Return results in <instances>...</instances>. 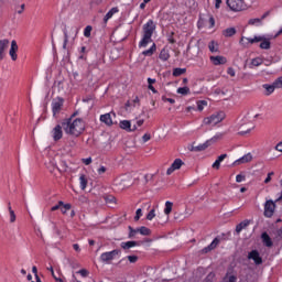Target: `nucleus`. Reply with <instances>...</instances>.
Returning a JSON list of instances; mask_svg holds the SVG:
<instances>
[{
  "mask_svg": "<svg viewBox=\"0 0 282 282\" xmlns=\"http://www.w3.org/2000/svg\"><path fill=\"white\" fill-rule=\"evenodd\" d=\"M272 175H274V172L268 174L267 178L264 180V184H270V182H272Z\"/></svg>",
  "mask_w": 282,
  "mask_h": 282,
  "instance_id": "49",
  "label": "nucleus"
},
{
  "mask_svg": "<svg viewBox=\"0 0 282 282\" xmlns=\"http://www.w3.org/2000/svg\"><path fill=\"white\" fill-rule=\"evenodd\" d=\"M10 215V223L14 224L17 221V214H14V210L9 212Z\"/></svg>",
  "mask_w": 282,
  "mask_h": 282,
  "instance_id": "42",
  "label": "nucleus"
},
{
  "mask_svg": "<svg viewBox=\"0 0 282 282\" xmlns=\"http://www.w3.org/2000/svg\"><path fill=\"white\" fill-rule=\"evenodd\" d=\"M79 184H80L82 191H85V188H87V177L85 176V174H82L79 176Z\"/></svg>",
  "mask_w": 282,
  "mask_h": 282,
  "instance_id": "28",
  "label": "nucleus"
},
{
  "mask_svg": "<svg viewBox=\"0 0 282 282\" xmlns=\"http://www.w3.org/2000/svg\"><path fill=\"white\" fill-rule=\"evenodd\" d=\"M275 151H279L280 153H282V141L279 142V143L275 145Z\"/></svg>",
  "mask_w": 282,
  "mask_h": 282,
  "instance_id": "57",
  "label": "nucleus"
},
{
  "mask_svg": "<svg viewBox=\"0 0 282 282\" xmlns=\"http://www.w3.org/2000/svg\"><path fill=\"white\" fill-rule=\"evenodd\" d=\"M153 32H155V22H153V20H149L143 25V37L139 42V47H147L149 43H153V40L151 39V36H153Z\"/></svg>",
  "mask_w": 282,
  "mask_h": 282,
  "instance_id": "2",
  "label": "nucleus"
},
{
  "mask_svg": "<svg viewBox=\"0 0 282 282\" xmlns=\"http://www.w3.org/2000/svg\"><path fill=\"white\" fill-rule=\"evenodd\" d=\"M118 12H120V9H118V7H113L111 10H109L107 12V14L104 18V22L107 23V21H109V19H112L113 14H118Z\"/></svg>",
  "mask_w": 282,
  "mask_h": 282,
  "instance_id": "20",
  "label": "nucleus"
},
{
  "mask_svg": "<svg viewBox=\"0 0 282 282\" xmlns=\"http://www.w3.org/2000/svg\"><path fill=\"white\" fill-rule=\"evenodd\" d=\"M224 135H226V132H218V133L214 137V140H221V138H224Z\"/></svg>",
  "mask_w": 282,
  "mask_h": 282,
  "instance_id": "52",
  "label": "nucleus"
},
{
  "mask_svg": "<svg viewBox=\"0 0 282 282\" xmlns=\"http://www.w3.org/2000/svg\"><path fill=\"white\" fill-rule=\"evenodd\" d=\"M208 23H209V28H215V18L209 17Z\"/></svg>",
  "mask_w": 282,
  "mask_h": 282,
  "instance_id": "55",
  "label": "nucleus"
},
{
  "mask_svg": "<svg viewBox=\"0 0 282 282\" xmlns=\"http://www.w3.org/2000/svg\"><path fill=\"white\" fill-rule=\"evenodd\" d=\"M237 34V30L235 28H228L223 31V36H226L227 39L230 36H235Z\"/></svg>",
  "mask_w": 282,
  "mask_h": 282,
  "instance_id": "23",
  "label": "nucleus"
},
{
  "mask_svg": "<svg viewBox=\"0 0 282 282\" xmlns=\"http://www.w3.org/2000/svg\"><path fill=\"white\" fill-rule=\"evenodd\" d=\"M155 50H158V46L153 43L152 46L149 50L143 51L142 54L143 56H153V54H155Z\"/></svg>",
  "mask_w": 282,
  "mask_h": 282,
  "instance_id": "27",
  "label": "nucleus"
},
{
  "mask_svg": "<svg viewBox=\"0 0 282 282\" xmlns=\"http://www.w3.org/2000/svg\"><path fill=\"white\" fill-rule=\"evenodd\" d=\"M225 282H237V276L229 274V275L225 276Z\"/></svg>",
  "mask_w": 282,
  "mask_h": 282,
  "instance_id": "38",
  "label": "nucleus"
},
{
  "mask_svg": "<svg viewBox=\"0 0 282 282\" xmlns=\"http://www.w3.org/2000/svg\"><path fill=\"white\" fill-rule=\"evenodd\" d=\"M227 6L232 12H242V10H246V2L243 0H227Z\"/></svg>",
  "mask_w": 282,
  "mask_h": 282,
  "instance_id": "5",
  "label": "nucleus"
},
{
  "mask_svg": "<svg viewBox=\"0 0 282 282\" xmlns=\"http://www.w3.org/2000/svg\"><path fill=\"white\" fill-rule=\"evenodd\" d=\"M155 217V209H152L149 212V214L147 215V219L149 221H152V219Z\"/></svg>",
  "mask_w": 282,
  "mask_h": 282,
  "instance_id": "41",
  "label": "nucleus"
},
{
  "mask_svg": "<svg viewBox=\"0 0 282 282\" xmlns=\"http://www.w3.org/2000/svg\"><path fill=\"white\" fill-rule=\"evenodd\" d=\"M204 107H208V101H206V100L197 101V109H198V111H204Z\"/></svg>",
  "mask_w": 282,
  "mask_h": 282,
  "instance_id": "32",
  "label": "nucleus"
},
{
  "mask_svg": "<svg viewBox=\"0 0 282 282\" xmlns=\"http://www.w3.org/2000/svg\"><path fill=\"white\" fill-rule=\"evenodd\" d=\"M127 259L131 263H137L138 262V256H128Z\"/></svg>",
  "mask_w": 282,
  "mask_h": 282,
  "instance_id": "45",
  "label": "nucleus"
},
{
  "mask_svg": "<svg viewBox=\"0 0 282 282\" xmlns=\"http://www.w3.org/2000/svg\"><path fill=\"white\" fill-rule=\"evenodd\" d=\"M257 24H261V19L257 18V19L249 20V25H257Z\"/></svg>",
  "mask_w": 282,
  "mask_h": 282,
  "instance_id": "43",
  "label": "nucleus"
},
{
  "mask_svg": "<svg viewBox=\"0 0 282 282\" xmlns=\"http://www.w3.org/2000/svg\"><path fill=\"white\" fill-rule=\"evenodd\" d=\"M185 72H186V68H174L172 74L173 76L177 77V76L184 75Z\"/></svg>",
  "mask_w": 282,
  "mask_h": 282,
  "instance_id": "33",
  "label": "nucleus"
},
{
  "mask_svg": "<svg viewBox=\"0 0 282 282\" xmlns=\"http://www.w3.org/2000/svg\"><path fill=\"white\" fill-rule=\"evenodd\" d=\"M248 162H252V154L247 153L242 158L236 160L234 162L235 166H239V164H248Z\"/></svg>",
  "mask_w": 282,
  "mask_h": 282,
  "instance_id": "14",
  "label": "nucleus"
},
{
  "mask_svg": "<svg viewBox=\"0 0 282 282\" xmlns=\"http://www.w3.org/2000/svg\"><path fill=\"white\" fill-rule=\"evenodd\" d=\"M236 182L239 184L241 182H246V176L241 175V174H238L236 176Z\"/></svg>",
  "mask_w": 282,
  "mask_h": 282,
  "instance_id": "46",
  "label": "nucleus"
},
{
  "mask_svg": "<svg viewBox=\"0 0 282 282\" xmlns=\"http://www.w3.org/2000/svg\"><path fill=\"white\" fill-rule=\"evenodd\" d=\"M83 164H85L86 166H89V164H91L93 160L91 158H87V159H82Z\"/></svg>",
  "mask_w": 282,
  "mask_h": 282,
  "instance_id": "50",
  "label": "nucleus"
},
{
  "mask_svg": "<svg viewBox=\"0 0 282 282\" xmlns=\"http://www.w3.org/2000/svg\"><path fill=\"white\" fill-rule=\"evenodd\" d=\"M276 209V204L272 200H267L264 204V217H272L274 215V210Z\"/></svg>",
  "mask_w": 282,
  "mask_h": 282,
  "instance_id": "8",
  "label": "nucleus"
},
{
  "mask_svg": "<svg viewBox=\"0 0 282 282\" xmlns=\"http://www.w3.org/2000/svg\"><path fill=\"white\" fill-rule=\"evenodd\" d=\"M138 232H140V235H143V237H149L151 235V229H149L148 227H140L138 228Z\"/></svg>",
  "mask_w": 282,
  "mask_h": 282,
  "instance_id": "29",
  "label": "nucleus"
},
{
  "mask_svg": "<svg viewBox=\"0 0 282 282\" xmlns=\"http://www.w3.org/2000/svg\"><path fill=\"white\" fill-rule=\"evenodd\" d=\"M215 8L216 10H219V8H221V0H215Z\"/></svg>",
  "mask_w": 282,
  "mask_h": 282,
  "instance_id": "59",
  "label": "nucleus"
},
{
  "mask_svg": "<svg viewBox=\"0 0 282 282\" xmlns=\"http://www.w3.org/2000/svg\"><path fill=\"white\" fill-rule=\"evenodd\" d=\"M177 94H181V96H188L191 94V88L188 87H180L177 88Z\"/></svg>",
  "mask_w": 282,
  "mask_h": 282,
  "instance_id": "31",
  "label": "nucleus"
},
{
  "mask_svg": "<svg viewBox=\"0 0 282 282\" xmlns=\"http://www.w3.org/2000/svg\"><path fill=\"white\" fill-rule=\"evenodd\" d=\"M77 274H80L82 276H89V271H87V269H82L77 272Z\"/></svg>",
  "mask_w": 282,
  "mask_h": 282,
  "instance_id": "47",
  "label": "nucleus"
},
{
  "mask_svg": "<svg viewBox=\"0 0 282 282\" xmlns=\"http://www.w3.org/2000/svg\"><path fill=\"white\" fill-rule=\"evenodd\" d=\"M262 41H263V37H261V36L241 37L240 45H242V47H249L250 45H252L254 43H261Z\"/></svg>",
  "mask_w": 282,
  "mask_h": 282,
  "instance_id": "6",
  "label": "nucleus"
},
{
  "mask_svg": "<svg viewBox=\"0 0 282 282\" xmlns=\"http://www.w3.org/2000/svg\"><path fill=\"white\" fill-rule=\"evenodd\" d=\"M208 50H209V52L215 54V53L219 52V44L215 41H210L208 44Z\"/></svg>",
  "mask_w": 282,
  "mask_h": 282,
  "instance_id": "24",
  "label": "nucleus"
},
{
  "mask_svg": "<svg viewBox=\"0 0 282 282\" xmlns=\"http://www.w3.org/2000/svg\"><path fill=\"white\" fill-rule=\"evenodd\" d=\"M148 89H150V91H152V94H158V89H155V87H153V85H148Z\"/></svg>",
  "mask_w": 282,
  "mask_h": 282,
  "instance_id": "58",
  "label": "nucleus"
},
{
  "mask_svg": "<svg viewBox=\"0 0 282 282\" xmlns=\"http://www.w3.org/2000/svg\"><path fill=\"white\" fill-rule=\"evenodd\" d=\"M62 127L66 135H73V138H78L85 132V121L83 119H64L62 121Z\"/></svg>",
  "mask_w": 282,
  "mask_h": 282,
  "instance_id": "1",
  "label": "nucleus"
},
{
  "mask_svg": "<svg viewBox=\"0 0 282 282\" xmlns=\"http://www.w3.org/2000/svg\"><path fill=\"white\" fill-rule=\"evenodd\" d=\"M91 25H87L84 30V36H86V39H89V36H91Z\"/></svg>",
  "mask_w": 282,
  "mask_h": 282,
  "instance_id": "35",
  "label": "nucleus"
},
{
  "mask_svg": "<svg viewBox=\"0 0 282 282\" xmlns=\"http://www.w3.org/2000/svg\"><path fill=\"white\" fill-rule=\"evenodd\" d=\"M248 259H252L256 265H261L263 263V259H261V256H259V251L257 250L251 251L248 256Z\"/></svg>",
  "mask_w": 282,
  "mask_h": 282,
  "instance_id": "12",
  "label": "nucleus"
},
{
  "mask_svg": "<svg viewBox=\"0 0 282 282\" xmlns=\"http://www.w3.org/2000/svg\"><path fill=\"white\" fill-rule=\"evenodd\" d=\"M172 212H173V203L167 200L165 203L164 214L171 215Z\"/></svg>",
  "mask_w": 282,
  "mask_h": 282,
  "instance_id": "30",
  "label": "nucleus"
},
{
  "mask_svg": "<svg viewBox=\"0 0 282 282\" xmlns=\"http://www.w3.org/2000/svg\"><path fill=\"white\" fill-rule=\"evenodd\" d=\"M220 166H221V163H220L218 160H216V161L213 163V169L219 170Z\"/></svg>",
  "mask_w": 282,
  "mask_h": 282,
  "instance_id": "56",
  "label": "nucleus"
},
{
  "mask_svg": "<svg viewBox=\"0 0 282 282\" xmlns=\"http://www.w3.org/2000/svg\"><path fill=\"white\" fill-rule=\"evenodd\" d=\"M121 251L120 249H115L112 251H107L100 254V261L102 263H111L116 257L120 256Z\"/></svg>",
  "mask_w": 282,
  "mask_h": 282,
  "instance_id": "4",
  "label": "nucleus"
},
{
  "mask_svg": "<svg viewBox=\"0 0 282 282\" xmlns=\"http://www.w3.org/2000/svg\"><path fill=\"white\" fill-rule=\"evenodd\" d=\"M260 47L261 50H270V41H262Z\"/></svg>",
  "mask_w": 282,
  "mask_h": 282,
  "instance_id": "37",
  "label": "nucleus"
},
{
  "mask_svg": "<svg viewBox=\"0 0 282 282\" xmlns=\"http://www.w3.org/2000/svg\"><path fill=\"white\" fill-rule=\"evenodd\" d=\"M262 241L264 243V246H267V248H272V238H270V236L268 235V232H263L262 236Z\"/></svg>",
  "mask_w": 282,
  "mask_h": 282,
  "instance_id": "22",
  "label": "nucleus"
},
{
  "mask_svg": "<svg viewBox=\"0 0 282 282\" xmlns=\"http://www.w3.org/2000/svg\"><path fill=\"white\" fill-rule=\"evenodd\" d=\"M142 124H144V119L138 120L137 124H134V127H137V129H138V127H142Z\"/></svg>",
  "mask_w": 282,
  "mask_h": 282,
  "instance_id": "60",
  "label": "nucleus"
},
{
  "mask_svg": "<svg viewBox=\"0 0 282 282\" xmlns=\"http://www.w3.org/2000/svg\"><path fill=\"white\" fill-rule=\"evenodd\" d=\"M184 166V162L181 159H176L172 165L167 169L166 175H172L175 171H180Z\"/></svg>",
  "mask_w": 282,
  "mask_h": 282,
  "instance_id": "9",
  "label": "nucleus"
},
{
  "mask_svg": "<svg viewBox=\"0 0 282 282\" xmlns=\"http://www.w3.org/2000/svg\"><path fill=\"white\" fill-rule=\"evenodd\" d=\"M220 241L221 240H219V238H215L209 246L205 247L202 250L203 254H207V252L215 250V248H217L219 246Z\"/></svg>",
  "mask_w": 282,
  "mask_h": 282,
  "instance_id": "15",
  "label": "nucleus"
},
{
  "mask_svg": "<svg viewBox=\"0 0 282 282\" xmlns=\"http://www.w3.org/2000/svg\"><path fill=\"white\" fill-rule=\"evenodd\" d=\"M140 217H142V208L137 209L134 221H140Z\"/></svg>",
  "mask_w": 282,
  "mask_h": 282,
  "instance_id": "40",
  "label": "nucleus"
},
{
  "mask_svg": "<svg viewBox=\"0 0 282 282\" xmlns=\"http://www.w3.org/2000/svg\"><path fill=\"white\" fill-rule=\"evenodd\" d=\"M263 64V59L261 57H256L251 61V65H253V67H259V65Z\"/></svg>",
  "mask_w": 282,
  "mask_h": 282,
  "instance_id": "34",
  "label": "nucleus"
},
{
  "mask_svg": "<svg viewBox=\"0 0 282 282\" xmlns=\"http://www.w3.org/2000/svg\"><path fill=\"white\" fill-rule=\"evenodd\" d=\"M135 246H140V243H138V241L121 242V248L123 250H131V248H135Z\"/></svg>",
  "mask_w": 282,
  "mask_h": 282,
  "instance_id": "21",
  "label": "nucleus"
},
{
  "mask_svg": "<svg viewBox=\"0 0 282 282\" xmlns=\"http://www.w3.org/2000/svg\"><path fill=\"white\" fill-rule=\"evenodd\" d=\"M119 127H120V129H123V131H128V132L135 131L138 129L137 126H133L131 128V121H129V120L120 121Z\"/></svg>",
  "mask_w": 282,
  "mask_h": 282,
  "instance_id": "11",
  "label": "nucleus"
},
{
  "mask_svg": "<svg viewBox=\"0 0 282 282\" xmlns=\"http://www.w3.org/2000/svg\"><path fill=\"white\" fill-rule=\"evenodd\" d=\"M10 47V41L9 40H0V61L2 58H6V50Z\"/></svg>",
  "mask_w": 282,
  "mask_h": 282,
  "instance_id": "13",
  "label": "nucleus"
},
{
  "mask_svg": "<svg viewBox=\"0 0 282 282\" xmlns=\"http://www.w3.org/2000/svg\"><path fill=\"white\" fill-rule=\"evenodd\" d=\"M51 135L54 142H58V140H63V123L56 124L51 131Z\"/></svg>",
  "mask_w": 282,
  "mask_h": 282,
  "instance_id": "7",
  "label": "nucleus"
},
{
  "mask_svg": "<svg viewBox=\"0 0 282 282\" xmlns=\"http://www.w3.org/2000/svg\"><path fill=\"white\" fill-rule=\"evenodd\" d=\"M149 140H151V134H150V133L143 134L142 141H143V142H149Z\"/></svg>",
  "mask_w": 282,
  "mask_h": 282,
  "instance_id": "54",
  "label": "nucleus"
},
{
  "mask_svg": "<svg viewBox=\"0 0 282 282\" xmlns=\"http://www.w3.org/2000/svg\"><path fill=\"white\" fill-rule=\"evenodd\" d=\"M61 109H63V99H57L53 102L52 106L53 116H56V113H61Z\"/></svg>",
  "mask_w": 282,
  "mask_h": 282,
  "instance_id": "17",
  "label": "nucleus"
},
{
  "mask_svg": "<svg viewBox=\"0 0 282 282\" xmlns=\"http://www.w3.org/2000/svg\"><path fill=\"white\" fill-rule=\"evenodd\" d=\"M226 120V112L218 111L214 112L212 116L203 119V124L215 127L219 124V122H224Z\"/></svg>",
  "mask_w": 282,
  "mask_h": 282,
  "instance_id": "3",
  "label": "nucleus"
},
{
  "mask_svg": "<svg viewBox=\"0 0 282 282\" xmlns=\"http://www.w3.org/2000/svg\"><path fill=\"white\" fill-rule=\"evenodd\" d=\"M18 52H19V45L13 40L11 42V47H10V51H9V55L11 57V61H17V58H19V55H17Z\"/></svg>",
  "mask_w": 282,
  "mask_h": 282,
  "instance_id": "10",
  "label": "nucleus"
},
{
  "mask_svg": "<svg viewBox=\"0 0 282 282\" xmlns=\"http://www.w3.org/2000/svg\"><path fill=\"white\" fill-rule=\"evenodd\" d=\"M73 248L76 252H80V246L78 243L73 245Z\"/></svg>",
  "mask_w": 282,
  "mask_h": 282,
  "instance_id": "62",
  "label": "nucleus"
},
{
  "mask_svg": "<svg viewBox=\"0 0 282 282\" xmlns=\"http://www.w3.org/2000/svg\"><path fill=\"white\" fill-rule=\"evenodd\" d=\"M61 206H63V202L62 200H59L57 205H55V206H53L51 208L52 213H54V210H58V208H61Z\"/></svg>",
  "mask_w": 282,
  "mask_h": 282,
  "instance_id": "51",
  "label": "nucleus"
},
{
  "mask_svg": "<svg viewBox=\"0 0 282 282\" xmlns=\"http://www.w3.org/2000/svg\"><path fill=\"white\" fill-rule=\"evenodd\" d=\"M227 74H228L229 76H231V78H235V76H236L235 68L229 67V68L227 69Z\"/></svg>",
  "mask_w": 282,
  "mask_h": 282,
  "instance_id": "48",
  "label": "nucleus"
},
{
  "mask_svg": "<svg viewBox=\"0 0 282 282\" xmlns=\"http://www.w3.org/2000/svg\"><path fill=\"white\" fill-rule=\"evenodd\" d=\"M97 173H98L99 175H102L104 173H107V167L100 166V167L97 170Z\"/></svg>",
  "mask_w": 282,
  "mask_h": 282,
  "instance_id": "53",
  "label": "nucleus"
},
{
  "mask_svg": "<svg viewBox=\"0 0 282 282\" xmlns=\"http://www.w3.org/2000/svg\"><path fill=\"white\" fill-rule=\"evenodd\" d=\"M67 210H72V205L70 204H65L61 208V212L63 213V215H65L67 213Z\"/></svg>",
  "mask_w": 282,
  "mask_h": 282,
  "instance_id": "39",
  "label": "nucleus"
},
{
  "mask_svg": "<svg viewBox=\"0 0 282 282\" xmlns=\"http://www.w3.org/2000/svg\"><path fill=\"white\" fill-rule=\"evenodd\" d=\"M155 83H156L155 79H153L151 77L148 78V85H155Z\"/></svg>",
  "mask_w": 282,
  "mask_h": 282,
  "instance_id": "61",
  "label": "nucleus"
},
{
  "mask_svg": "<svg viewBox=\"0 0 282 282\" xmlns=\"http://www.w3.org/2000/svg\"><path fill=\"white\" fill-rule=\"evenodd\" d=\"M248 226H250V220H243L240 224H238L236 226V232H241V230H243L245 228H248Z\"/></svg>",
  "mask_w": 282,
  "mask_h": 282,
  "instance_id": "25",
  "label": "nucleus"
},
{
  "mask_svg": "<svg viewBox=\"0 0 282 282\" xmlns=\"http://www.w3.org/2000/svg\"><path fill=\"white\" fill-rule=\"evenodd\" d=\"M100 122H104V124H107V127H111V124H113V119H111V113L101 115Z\"/></svg>",
  "mask_w": 282,
  "mask_h": 282,
  "instance_id": "19",
  "label": "nucleus"
},
{
  "mask_svg": "<svg viewBox=\"0 0 282 282\" xmlns=\"http://www.w3.org/2000/svg\"><path fill=\"white\" fill-rule=\"evenodd\" d=\"M209 61L213 65H226L228 63V59L224 56H210Z\"/></svg>",
  "mask_w": 282,
  "mask_h": 282,
  "instance_id": "16",
  "label": "nucleus"
},
{
  "mask_svg": "<svg viewBox=\"0 0 282 282\" xmlns=\"http://www.w3.org/2000/svg\"><path fill=\"white\" fill-rule=\"evenodd\" d=\"M159 58L161 61H169L171 58V54L169 53V50L162 48V51L160 52Z\"/></svg>",
  "mask_w": 282,
  "mask_h": 282,
  "instance_id": "26",
  "label": "nucleus"
},
{
  "mask_svg": "<svg viewBox=\"0 0 282 282\" xmlns=\"http://www.w3.org/2000/svg\"><path fill=\"white\" fill-rule=\"evenodd\" d=\"M104 0H91V3H95V6H100Z\"/></svg>",
  "mask_w": 282,
  "mask_h": 282,
  "instance_id": "64",
  "label": "nucleus"
},
{
  "mask_svg": "<svg viewBox=\"0 0 282 282\" xmlns=\"http://www.w3.org/2000/svg\"><path fill=\"white\" fill-rule=\"evenodd\" d=\"M129 230H130V234H129L130 239L135 237V235H138V232H139L138 229H133L131 227H129Z\"/></svg>",
  "mask_w": 282,
  "mask_h": 282,
  "instance_id": "44",
  "label": "nucleus"
},
{
  "mask_svg": "<svg viewBox=\"0 0 282 282\" xmlns=\"http://www.w3.org/2000/svg\"><path fill=\"white\" fill-rule=\"evenodd\" d=\"M273 84L275 85L276 89H282V76L278 77Z\"/></svg>",
  "mask_w": 282,
  "mask_h": 282,
  "instance_id": "36",
  "label": "nucleus"
},
{
  "mask_svg": "<svg viewBox=\"0 0 282 282\" xmlns=\"http://www.w3.org/2000/svg\"><path fill=\"white\" fill-rule=\"evenodd\" d=\"M262 88L264 89V96H272V94H274V89H276V86L274 85V82H273L272 85L270 84L262 85Z\"/></svg>",
  "mask_w": 282,
  "mask_h": 282,
  "instance_id": "18",
  "label": "nucleus"
},
{
  "mask_svg": "<svg viewBox=\"0 0 282 282\" xmlns=\"http://www.w3.org/2000/svg\"><path fill=\"white\" fill-rule=\"evenodd\" d=\"M225 158H228V154H221L218 156V161L221 163V161L225 159Z\"/></svg>",
  "mask_w": 282,
  "mask_h": 282,
  "instance_id": "63",
  "label": "nucleus"
}]
</instances>
